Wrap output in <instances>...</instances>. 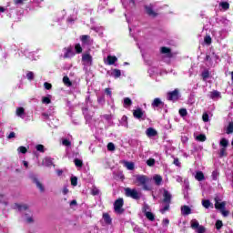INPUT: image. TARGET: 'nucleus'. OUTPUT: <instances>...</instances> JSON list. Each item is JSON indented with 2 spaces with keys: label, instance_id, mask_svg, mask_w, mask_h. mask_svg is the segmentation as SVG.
Returning a JSON list of instances; mask_svg holds the SVG:
<instances>
[{
  "label": "nucleus",
  "instance_id": "obj_35",
  "mask_svg": "<svg viewBox=\"0 0 233 233\" xmlns=\"http://www.w3.org/2000/svg\"><path fill=\"white\" fill-rule=\"evenodd\" d=\"M156 185H161V181H163V177H161V176L159 175H156L154 177H153Z\"/></svg>",
  "mask_w": 233,
  "mask_h": 233
},
{
  "label": "nucleus",
  "instance_id": "obj_46",
  "mask_svg": "<svg viewBox=\"0 0 233 233\" xmlns=\"http://www.w3.org/2000/svg\"><path fill=\"white\" fill-rule=\"evenodd\" d=\"M26 77H27L28 81H34V72H32V71L27 72Z\"/></svg>",
  "mask_w": 233,
  "mask_h": 233
},
{
  "label": "nucleus",
  "instance_id": "obj_8",
  "mask_svg": "<svg viewBox=\"0 0 233 233\" xmlns=\"http://www.w3.org/2000/svg\"><path fill=\"white\" fill-rule=\"evenodd\" d=\"M219 56L216 55V53H210L207 55L206 61H208L210 65H214V63H218Z\"/></svg>",
  "mask_w": 233,
  "mask_h": 233
},
{
  "label": "nucleus",
  "instance_id": "obj_29",
  "mask_svg": "<svg viewBox=\"0 0 233 233\" xmlns=\"http://www.w3.org/2000/svg\"><path fill=\"white\" fill-rule=\"evenodd\" d=\"M123 163L127 170H134V162L123 161Z\"/></svg>",
  "mask_w": 233,
  "mask_h": 233
},
{
  "label": "nucleus",
  "instance_id": "obj_61",
  "mask_svg": "<svg viewBox=\"0 0 233 233\" xmlns=\"http://www.w3.org/2000/svg\"><path fill=\"white\" fill-rule=\"evenodd\" d=\"M179 114L184 117V116H187V109H180Z\"/></svg>",
  "mask_w": 233,
  "mask_h": 233
},
{
  "label": "nucleus",
  "instance_id": "obj_16",
  "mask_svg": "<svg viewBox=\"0 0 233 233\" xmlns=\"http://www.w3.org/2000/svg\"><path fill=\"white\" fill-rule=\"evenodd\" d=\"M160 52H161V54L166 56V57H173V56H174L172 54V51L168 47H165V46L161 47Z\"/></svg>",
  "mask_w": 233,
  "mask_h": 233
},
{
  "label": "nucleus",
  "instance_id": "obj_19",
  "mask_svg": "<svg viewBox=\"0 0 233 233\" xmlns=\"http://www.w3.org/2000/svg\"><path fill=\"white\" fill-rule=\"evenodd\" d=\"M181 214L182 216H188L192 214V209L188 206H182L181 207Z\"/></svg>",
  "mask_w": 233,
  "mask_h": 233
},
{
  "label": "nucleus",
  "instance_id": "obj_38",
  "mask_svg": "<svg viewBox=\"0 0 233 233\" xmlns=\"http://www.w3.org/2000/svg\"><path fill=\"white\" fill-rule=\"evenodd\" d=\"M92 30H95V32H96L97 34H103V32L105 31V27L95 26V27H92Z\"/></svg>",
  "mask_w": 233,
  "mask_h": 233
},
{
  "label": "nucleus",
  "instance_id": "obj_54",
  "mask_svg": "<svg viewBox=\"0 0 233 233\" xmlns=\"http://www.w3.org/2000/svg\"><path fill=\"white\" fill-rule=\"evenodd\" d=\"M219 176V172H218V170H215L212 172V178L216 181V179H218Z\"/></svg>",
  "mask_w": 233,
  "mask_h": 233
},
{
  "label": "nucleus",
  "instance_id": "obj_39",
  "mask_svg": "<svg viewBox=\"0 0 233 233\" xmlns=\"http://www.w3.org/2000/svg\"><path fill=\"white\" fill-rule=\"evenodd\" d=\"M63 83L66 86H72V82H70V78H68V76H64Z\"/></svg>",
  "mask_w": 233,
  "mask_h": 233
},
{
  "label": "nucleus",
  "instance_id": "obj_21",
  "mask_svg": "<svg viewBox=\"0 0 233 233\" xmlns=\"http://www.w3.org/2000/svg\"><path fill=\"white\" fill-rule=\"evenodd\" d=\"M210 99H219L221 98V93L219 91H212L209 93Z\"/></svg>",
  "mask_w": 233,
  "mask_h": 233
},
{
  "label": "nucleus",
  "instance_id": "obj_62",
  "mask_svg": "<svg viewBox=\"0 0 233 233\" xmlns=\"http://www.w3.org/2000/svg\"><path fill=\"white\" fill-rule=\"evenodd\" d=\"M69 190H68V187H65L63 189H62V194H64V196H66V194H68Z\"/></svg>",
  "mask_w": 233,
  "mask_h": 233
},
{
  "label": "nucleus",
  "instance_id": "obj_55",
  "mask_svg": "<svg viewBox=\"0 0 233 233\" xmlns=\"http://www.w3.org/2000/svg\"><path fill=\"white\" fill-rule=\"evenodd\" d=\"M202 119H203L204 123H208V121H209L208 114L204 113L202 116Z\"/></svg>",
  "mask_w": 233,
  "mask_h": 233
},
{
  "label": "nucleus",
  "instance_id": "obj_10",
  "mask_svg": "<svg viewBox=\"0 0 233 233\" xmlns=\"http://www.w3.org/2000/svg\"><path fill=\"white\" fill-rule=\"evenodd\" d=\"M146 14L149 15L150 17H156L157 15V13L154 11V5L152 4H149L147 5H145Z\"/></svg>",
  "mask_w": 233,
  "mask_h": 233
},
{
  "label": "nucleus",
  "instance_id": "obj_12",
  "mask_svg": "<svg viewBox=\"0 0 233 233\" xmlns=\"http://www.w3.org/2000/svg\"><path fill=\"white\" fill-rule=\"evenodd\" d=\"M168 101H177L179 99V91L175 89L173 92L167 94Z\"/></svg>",
  "mask_w": 233,
  "mask_h": 233
},
{
  "label": "nucleus",
  "instance_id": "obj_5",
  "mask_svg": "<svg viewBox=\"0 0 233 233\" xmlns=\"http://www.w3.org/2000/svg\"><path fill=\"white\" fill-rule=\"evenodd\" d=\"M133 116L136 117V119H142V121H145L147 119V115H145V111L141 109V107H138L133 111Z\"/></svg>",
  "mask_w": 233,
  "mask_h": 233
},
{
  "label": "nucleus",
  "instance_id": "obj_44",
  "mask_svg": "<svg viewBox=\"0 0 233 233\" xmlns=\"http://www.w3.org/2000/svg\"><path fill=\"white\" fill-rule=\"evenodd\" d=\"M204 43H206V45H211L212 44V37H210V35H206L204 38Z\"/></svg>",
  "mask_w": 233,
  "mask_h": 233
},
{
  "label": "nucleus",
  "instance_id": "obj_17",
  "mask_svg": "<svg viewBox=\"0 0 233 233\" xmlns=\"http://www.w3.org/2000/svg\"><path fill=\"white\" fill-rule=\"evenodd\" d=\"M33 183L36 186V187L39 189L40 192H45V186L37 177L33 178Z\"/></svg>",
  "mask_w": 233,
  "mask_h": 233
},
{
  "label": "nucleus",
  "instance_id": "obj_31",
  "mask_svg": "<svg viewBox=\"0 0 233 233\" xmlns=\"http://www.w3.org/2000/svg\"><path fill=\"white\" fill-rule=\"evenodd\" d=\"M195 139L197 141L205 142L207 141V136H205L204 134H200V135L195 136Z\"/></svg>",
  "mask_w": 233,
  "mask_h": 233
},
{
  "label": "nucleus",
  "instance_id": "obj_43",
  "mask_svg": "<svg viewBox=\"0 0 233 233\" xmlns=\"http://www.w3.org/2000/svg\"><path fill=\"white\" fill-rule=\"evenodd\" d=\"M173 165H175V167H178V168H181V162L179 161V158L174 157Z\"/></svg>",
  "mask_w": 233,
  "mask_h": 233
},
{
  "label": "nucleus",
  "instance_id": "obj_64",
  "mask_svg": "<svg viewBox=\"0 0 233 233\" xmlns=\"http://www.w3.org/2000/svg\"><path fill=\"white\" fill-rule=\"evenodd\" d=\"M75 20H76V16H69L67 19L68 23H74Z\"/></svg>",
  "mask_w": 233,
  "mask_h": 233
},
{
  "label": "nucleus",
  "instance_id": "obj_48",
  "mask_svg": "<svg viewBox=\"0 0 233 233\" xmlns=\"http://www.w3.org/2000/svg\"><path fill=\"white\" fill-rule=\"evenodd\" d=\"M147 165L148 167H154V165H156V159L154 158H149L147 161Z\"/></svg>",
  "mask_w": 233,
  "mask_h": 233
},
{
  "label": "nucleus",
  "instance_id": "obj_3",
  "mask_svg": "<svg viewBox=\"0 0 233 233\" xmlns=\"http://www.w3.org/2000/svg\"><path fill=\"white\" fill-rule=\"evenodd\" d=\"M82 63L84 66H92L93 65V58L90 53H84L82 55Z\"/></svg>",
  "mask_w": 233,
  "mask_h": 233
},
{
  "label": "nucleus",
  "instance_id": "obj_41",
  "mask_svg": "<svg viewBox=\"0 0 233 233\" xmlns=\"http://www.w3.org/2000/svg\"><path fill=\"white\" fill-rule=\"evenodd\" d=\"M42 103H44V105H50V103H52V100L48 96H44L42 98Z\"/></svg>",
  "mask_w": 233,
  "mask_h": 233
},
{
  "label": "nucleus",
  "instance_id": "obj_45",
  "mask_svg": "<svg viewBox=\"0 0 233 233\" xmlns=\"http://www.w3.org/2000/svg\"><path fill=\"white\" fill-rule=\"evenodd\" d=\"M75 50H76V54H81V52H83V47H81V45L76 44L75 46Z\"/></svg>",
  "mask_w": 233,
  "mask_h": 233
},
{
  "label": "nucleus",
  "instance_id": "obj_34",
  "mask_svg": "<svg viewBox=\"0 0 233 233\" xmlns=\"http://www.w3.org/2000/svg\"><path fill=\"white\" fill-rule=\"evenodd\" d=\"M159 70L157 69V67H150L148 69V74L150 76H156V74H158Z\"/></svg>",
  "mask_w": 233,
  "mask_h": 233
},
{
  "label": "nucleus",
  "instance_id": "obj_24",
  "mask_svg": "<svg viewBox=\"0 0 233 233\" xmlns=\"http://www.w3.org/2000/svg\"><path fill=\"white\" fill-rule=\"evenodd\" d=\"M43 167H52L54 165V162L51 158L46 157L42 161Z\"/></svg>",
  "mask_w": 233,
  "mask_h": 233
},
{
  "label": "nucleus",
  "instance_id": "obj_14",
  "mask_svg": "<svg viewBox=\"0 0 233 233\" xmlns=\"http://www.w3.org/2000/svg\"><path fill=\"white\" fill-rule=\"evenodd\" d=\"M225 207H227V202H219V198H215V208H217V210H223L225 209Z\"/></svg>",
  "mask_w": 233,
  "mask_h": 233
},
{
  "label": "nucleus",
  "instance_id": "obj_51",
  "mask_svg": "<svg viewBox=\"0 0 233 233\" xmlns=\"http://www.w3.org/2000/svg\"><path fill=\"white\" fill-rule=\"evenodd\" d=\"M93 196H99V189L97 187H93L91 190Z\"/></svg>",
  "mask_w": 233,
  "mask_h": 233
},
{
  "label": "nucleus",
  "instance_id": "obj_4",
  "mask_svg": "<svg viewBox=\"0 0 233 233\" xmlns=\"http://www.w3.org/2000/svg\"><path fill=\"white\" fill-rule=\"evenodd\" d=\"M123 198H118L115 201L114 208L116 214H123V212H125V209H123Z\"/></svg>",
  "mask_w": 233,
  "mask_h": 233
},
{
  "label": "nucleus",
  "instance_id": "obj_63",
  "mask_svg": "<svg viewBox=\"0 0 233 233\" xmlns=\"http://www.w3.org/2000/svg\"><path fill=\"white\" fill-rule=\"evenodd\" d=\"M181 141H182V143H187L188 141V137H187V136L181 137Z\"/></svg>",
  "mask_w": 233,
  "mask_h": 233
},
{
  "label": "nucleus",
  "instance_id": "obj_33",
  "mask_svg": "<svg viewBox=\"0 0 233 233\" xmlns=\"http://www.w3.org/2000/svg\"><path fill=\"white\" fill-rule=\"evenodd\" d=\"M219 6H221L222 10H228L230 8V4L228 2H220Z\"/></svg>",
  "mask_w": 233,
  "mask_h": 233
},
{
  "label": "nucleus",
  "instance_id": "obj_40",
  "mask_svg": "<svg viewBox=\"0 0 233 233\" xmlns=\"http://www.w3.org/2000/svg\"><path fill=\"white\" fill-rule=\"evenodd\" d=\"M107 150L109 152H114V150H116V145H114V143L110 142L107 144Z\"/></svg>",
  "mask_w": 233,
  "mask_h": 233
},
{
  "label": "nucleus",
  "instance_id": "obj_59",
  "mask_svg": "<svg viewBox=\"0 0 233 233\" xmlns=\"http://www.w3.org/2000/svg\"><path fill=\"white\" fill-rule=\"evenodd\" d=\"M14 137H15V132H11V133L7 136V139H14Z\"/></svg>",
  "mask_w": 233,
  "mask_h": 233
},
{
  "label": "nucleus",
  "instance_id": "obj_9",
  "mask_svg": "<svg viewBox=\"0 0 233 233\" xmlns=\"http://www.w3.org/2000/svg\"><path fill=\"white\" fill-rule=\"evenodd\" d=\"M150 210V207H148V205H144L143 207V212H145V216L147 219H149V221H154L155 218H154V214L152 212L149 211Z\"/></svg>",
  "mask_w": 233,
  "mask_h": 233
},
{
  "label": "nucleus",
  "instance_id": "obj_25",
  "mask_svg": "<svg viewBox=\"0 0 233 233\" xmlns=\"http://www.w3.org/2000/svg\"><path fill=\"white\" fill-rule=\"evenodd\" d=\"M80 40L84 45H90L92 43V40H90V35H84L80 37Z\"/></svg>",
  "mask_w": 233,
  "mask_h": 233
},
{
  "label": "nucleus",
  "instance_id": "obj_58",
  "mask_svg": "<svg viewBox=\"0 0 233 233\" xmlns=\"http://www.w3.org/2000/svg\"><path fill=\"white\" fill-rule=\"evenodd\" d=\"M210 76V74L208 73V71H204L202 73V77L203 79H208V76Z\"/></svg>",
  "mask_w": 233,
  "mask_h": 233
},
{
  "label": "nucleus",
  "instance_id": "obj_22",
  "mask_svg": "<svg viewBox=\"0 0 233 233\" xmlns=\"http://www.w3.org/2000/svg\"><path fill=\"white\" fill-rule=\"evenodd\" d=\"M202 206L204 208H214V204H212L208 199L202 200Z\"/></svg>",
  "mask_w": 233,
  "mask_h": 233
},
{
  "label": "nucleus",
  "instance_id": "obj_20",
  "mask_svg": "<svg viewBox=\"0 0 233 233\" xmlns=\"http://www.w3.org/2000/svg\"><path fill=\"white\" fill-rule=\"evenodd\" d=\"M161 106H163V101H161V98H155L151 104V106H153V108H157Z\"/></svg>",
  "mask_w": 233,
  "mask_h": 233
},
{
  "label": "nucleus",
  "instance_id": "obj_7",
  "mask_svg": "<svg viewBox=\"0 0 233 233\" xmlns=\"http://www.w3.org/2000/svg\"><path fill=\"white\" fill-rule=\"evenodd\" d=\"M74 56H76V53L74 52V48L69 46L63 49L64 59H70V57H74Z\"/></svg>",
  "mask_w": 233,
  "mask_h": 233
},
{
  "label": "nucleus",
  "instance_id": "obj_18",
  "mask_svg": "<svg viewBox=\"0 0 233 233\" xmlns=\"http://www.w3.org/2000/svg\"><path fill=\"white\" fill-rule=\"evenodd\" d=\"M146 136H147V137H156V136H157V131L153 127H149L146 130Z\"/></svg>",
  "mask_w": 233,
  "mask_h": 233
},
{
  "label": "nucleus",
  "instance_id": "obj_57",
  "mask_svg": "<svg viewBox=\"0 0 233 233\" xmlns=\"http://www.w3.org/2000/svg\"><path fill=\"white\" fill-rule=\"evenodd\" d=\"M170 204H166V206L162 209H160L161 214H165L167 210H168Z\"/></svg>",
  "mask_w": 233,
  "mask_h": 233
},
{
  "label": "nucleus",
  "instance_id": "obj_52",
  "mask_svg": "<svg viewBox=\"0 0 233 233\" xmlns=\"http://www.w3.org/2000/svg\"><path fill=\"white\" fill-rule=\"evenodd\" d=\"M36 150H37V152H45V146L38 144L36 146Z\"/></svg>",
  "mask_w": 233,
  "mask_h": 233
},
{
  "label": "nucleus",
  "instance_id": "obj_15",
  "mask_svg": "<svg viewBox=\"0 0 233 233\" xmlns=\"http://www.w3.org/2000/svg\"><path fill=\"white\" fill-rule=\"evenodd\" d=\"M117 61V57L115 56H107V58L104 60L106 65H115Z\"/></svg>",
  "mask_w": 233,
  "mask_h": 233
},
{
  "label": "nucleus",
  "instance_id": "obj_30",
  "mask_svg": "<svg viewBox=\"0 0 233 233\" xmlns=\"http://www.w3.org/2000/svg\"><path fill=\"white\" fill-rule=\"evenodd\" d=\"M111 76H113V77H115V79H117V77H121V70L114 69L111 73Z\"/></svg>",
  "mask_w": 233,
  "mask_h": 233
},
{
  "label": "nucleus",
  "instance_id": "obj_50",
  "mask_svg": "<svg viewBox=\"0 0 233 233\" xmlns=\"http://www.w3.org/2000/svg\"><path fill=\"white\" fill-rule=\"evenodd\" d=\"M71 185L73 187H77V177H71Z\"/></svg>",
  "mask_w": 233,
  "mask_h": 233
},
{
  "label": "nucleus",
  "instance_id": "obj_2",
  "mask_svg": "<svg viewBox=\"0 0 233 233\" xmlns=\"http://www.w3.org/2000/svg\"><path fill=\"white\" fill-rule=\"evenodd\" d=\"M190 225H191V228H193V230H197L198 233H205V227L199 225V222L198 221V219L193 218L190 221Z\"/></svg>",
  "mask_w": 233,
  "mask_h": 233
},
{
  "label": "nucleus",
  "instance_id": "obj_32",
  "mask_svg": "<svg viewBox=\"0 0 233 233\" xmlns=\"http://www.w3.org/2000/svg\"><path fill=\"white\" fill-rule=\"evenodd\" d=\"M16 116H18V117H23V116H25V107H17Z\"/></svg>",
  "mask_w": 233,
  "mask_h": 233
},
{
  "label": "nucleus",
  "instance_id": "obj_11",
  "mask_svg": "<svg viewBox=\"0 0 233 233\" xmlns=\"http://www.w3.org/2000/svg\"><path fill=\"white\" fill-rule=\"evenodd\" d=\"M63 147H66V150L72 147V136H67L61 138Z\"/></svg>",
  "mask_w": 233,
  "mask_h": 233
},
{
  "label": "nucleus",
  "instance_id": "obj_13",
  "mask_svg": "<svg viewBox=\"0 0 233 233\" xmlns=\"http://www.w3.org/2000/svg\"><path fill=\"white\" fill-rule=\"evenodd\" d=\"M163 203H165L166 205H170V201L172 199V194H170V192L167 189H164V193H163Z\"/></svg>",
  "mask_w": 233,
  "mask_h": 233
},
{
  "label": "nucleus",
  "instance_id": "obj_36",
  "mask_svg": "<svg viewBox=\"0 0 233 233\" xmlns=\"http://www.w3.org/2000/svg\"><path fill=\"white\" fill-rule=\"evenodd\" d=\"M74 163H75V165H76V167L77 168H82V167H83V160H81V159H79V158H76V159L74 160Z\"/></svg>",
  "mask_w": 233,
  "mask_h": 233
},
{
  "label": "nucleus",
  "instance_id": "obj_1",
  "mask_svg": "<svg viewBox=\"0 0 233 233\" xmlns=\"http://www.w3.org/2000/svg\"><path fill=\"white\" fill-rule=\"evenodd\" d=\"M135 177L137 183H139V185L143 187L144 190H150V187L147 185V183L150 181V178H148V177L145 175H136Z\"/></svg>",
  "mask_w": 233,
  "mask_h": 233
},
{
  "label": "nucleus",
  "instance_id": "obj_56",
  "mask_svg": "<svg viewBox=\"0 0 233 233\" xmlns=\"http://www.w3.org/2000/svg\"><path fill=\"white\" fill-rule=\"evenodd\" d=\"M221 227H223V222L221 220H218L216 222V228H217V230H219V228H221Z\"/></svg>",
  "mask_w": 233,
  "mask_h": 233
},
{
  "label": "nucleus",
  "instance_id": "obj_53",
  "mask_svg": "<svg viewBox=\"0 0 233 233\" xmlns=\"http://www.w3.org/2000/svg\"><path fill=\"white\" fill-rule=\"evenodd\" d=\"M44 87L46 88V90H52V84H50L48 82H45Z\"/></svg>",
  "mask_w": 233,
  "mask_h": 233
},
{
  "label": "nucleus",
  "instance_id": "obj_37",
  "mask_svg": "<svg viewBox=\"0 0 233 233\" xmlns=\"http://www.w3.org/2000/svg\"><path fill=\"white\" fill-rule=\"evenodd\" d=\"M219 145L222 147V148H227V147H228V141L227 138H222L219 142Z\"/></svg>",
  "mask_w": 233,
  "mask_h": 233
},
{
  "label": "nucleus",
  "instance_id": "obj_28",
  "mask_svg": "<svg viewBox=\"0 0 233 233\" xmlns=\"http://www.w3.org/2000/svg\"><path fill=\"white\" fill-rule=\"evenodd\" d=\"M129 106H132V99L129 97L124 98V108H128Z\"/></svg>",
  "mask_w": 233,
  "mask_h": 233
},
{
  "label": "nucleus",
  "instance_id": "obj_26",
  "mask_svg": "<svg viewBox=\"0 0 233 233\" xmlns=\"http://www.w3.org/2000/svg\"><path fill=\"white\" fill-rule=\"evenodd\" d=\"M103 219L106 225H110L112 223V218H110V215L108 213L103 214Z\"/></svg>",
  "mask_w": 233,
  "mask_h": 233
},
{
  "label": "nucleus",
  "instance_id": "obj_27",
  "mask_svg": "<svg viewBox=\"0 0 233 233\" xmlns=\"http://www.w3.org/2000/svg\"><path fill=\"white\" fill-rule=\"evenodd\" d=\"M195 178L197 181H203L205 180V175L201 171H198L196 173Z\"/></svg>",
  "mask_w": 233,
  "mask_h": 233
},
{
  "label": "nucleus",
  "instance_id": "obj_23",
  "mask_svg": "<svg viewBox=\"0 0 233 233\" xmlns=\"http://www.w3.org/2000/svg\"><path fill=\"white\" fill-rule=\"evenodd\" d=\"M15 208H17V210H19V212H23V210H28V206L26 204H15Z\"/></svg>",
  "mask_w": 233,
  "mask_h": 233
},
{
  "label": "nucleus",
  "instance_id": "obj_42",
  "mask_svg": "<svg viewBox=\"0 0 233 233\" xmlns=\"http://www.w3.org/2000/svg\"><path fill=\"white\" fill-rule=\"evenodd\" d=\"M18 152H20V154H26L28 149L25 146H21L18 147Z\"/></svg>",
  "mask_w": 233,
  "mask_h": 233
},
{
  "label": "nucleus",
  "instance_id": "obj_49",
  "mask_svg": "<svg viewBox=\"0 0 233 233\" xmlns=\"http://www.w3.org/2000/svg\"><path fill=\"white\" fill-rule=\"evenodd\" d=\"M233 133V122H230L228 126L227 134H232Z\"/></svg>",
  "mask_w": 233,
  "mask_h": 233
},
{
  "label": "nucleus",
  "instance_id": "obj_6",
  "mask_svg": "<svg viewBox=\"0 0 233 233\" xmlns=\"http://www.w3.org/2000/svg\"><path fill=\"white\" fill-rule=\"evenodd\" d=\"M126 192V196H127V198H132L133 199H139V192H137V189H132L130 187H127L125 189Z\"/></svg>",
  "mask_w": 233,
  "mask_h": 233
},
{
  "label": "nucleus",
  "instance_id": "obj_60",
  "mask_svg": "<svg viewBox=\"0 0 233 233\" xmlns=\"http://www.w3.org/2000/svg\"><path fill=\"white\" fill-rule=\"evenodd\" d=\"M222 216H224V218H227V216H228V211H227L225 208L220 210Z\"/></svg>",
  "mask_w": 233,
  "mask_h": 233
},
{
  "label": "nucleus",
  "instance_id": "obj_47",
  "mask_svg": "<svg viewBox=\"0 0 233 233\" xmlns=\"http://www.w3.org/2000/svg\"><path fill=\"white\" fill-rule=\"evenodd\" d=\"M219 156L220 157H225V156H227V147L220 148Z\"/></svg>",
  "mask_w": 233,
  "mask_h": 233
}]
</instances>
